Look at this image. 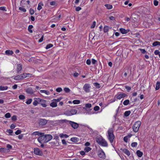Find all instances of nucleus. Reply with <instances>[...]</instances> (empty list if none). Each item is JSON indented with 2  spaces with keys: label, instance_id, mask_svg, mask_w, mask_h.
Masks as SVG:
<instances>
[{
  "label": "nucleus",
  "instance_id": "obj_36",
  "mask_svg": "<svg viewBox=\"0 0 160 160\" xmlns=\"http://www.w3.org/2000/svg\"><path fill=\"white\" fill-rule=\"evenodd\" d=\"M40 92L41 93H45L47 95H49L50 93L49 91L45 90H41Z\"/></svg>",
  "mask_w": 160,
  "mask_h": 160
},
{
  "label": "nucleus",
  "instance_id": "obj_2",
  "mask_svg": "<svg viewBox=\"0 0 160 160\" xmlns=\"http://www.w3.org/2000/svg\"><path fill=\"white\" fill-rule=\"evenodd\" d=\"M141 123L140 121H138L135 122L132 127L133 131L135 132H138L139 128L141 125Z\"/></svg>",
  "mask_w": 160,
  "mask_h": 160
},
{
  "label": "nucleus",
  "instance_id": "obj_12",
  "mask_svg": "<svg viewBox=\"0 0 160 160\" xmlns=\"http://www.w3.org/2000/svg\"><path fill=\"white\" fill-rule=\"evenodd\" d=\"M99 145L103 147H107L108 144L107 142L103 139L102 141L100 142L99 144Z\"/></svg>",
  "mask_w": 160,
  "mask_h": 160
},
{
  "label": "nucleus",
  "instance_id": "obj_15",
  "mask_svg": "<svg viewBox=\"0 0 160 160\" xmlns=\"http://www.w3.org/2000/svg\"><path fill=\"white\" fill-rule=\"evenodd\" d=\"M26 91L28 94H32L33 93V90L31 88H27Z\"/></svg>",
  "mask_w": 160,
  "mask_h": 160
},
{
  "label": "nucleus",
  "instance_id": "obj_22",
  "mask_svg": "<svg viewBox=\"0 0 160 160\" xmlns=\"http://www.w3.org/2000/svg\"><path fill=\"white\" fill-rule=\"evenodd\" d=\"M21 75H17L14 78V79L16 80H22V77H21Z\"/></svg>",
  "mask_w": 160,
  "mask_h": 160
},
{
  "label": "nucleus",
  "instance_id": "obj_53",
  "mask_svg": "<svg viewBox=\"0 0 160 160\" xmlns=\"http://www.w3.org/2000/svg\"><path fill=\"white\" fill-rule=\"evenodd\" d=\"M94 85L96 86V88H100V84L97 83V82H95L94 83Z\"/></svg>",
  "mask_w": 160,
  "mask_h": 160
},
{
  "label": "nucleus",
  "instance_id": "obj_46",
  "mask_svg": "<svg viewBox=\"0 0 160 160\" xmlns=\"http://www.w3.org/2000/svg\"><path fill=\"white\" fill-rule=\"evenodd\" d=\"M29 13L31 15H33L34 13V10L32 8H30L29 10Z\"/></svg>",
  "mask_w": 160,
  "mask_h": 160
},
{
  "label": "nucleus",
  "instance_id": "obj_16",
  "mask_svg": "<svg viewBox=\"0 0 160 160\" xmlns=\"http://www.w3.org/2000/svg\"><path fill=\"white\" fill-rule=\"evenodd\" d=\"M122 151L124 152L128 156H129L130 155V151L127 149L124 148L122 149H121Z\"/></svg>",
  "mask_w": 160,
  "mask_h": 160
},
{
  "label": "nucleus",
  "instance_id": "obj_54",
  "mask_svg": "<svg viewBox=\"0 0 160 160\" xmlns=\"http://www.w3.org/2000/svg\"><path fill=\"white\" fill-rule=\"evenodd\" d=\"M125 88L128 92H129L131 89V87L129 86H125Z\"/></svg>",
  "mask_w": 160,
  "mask_h": 160
},
{
  "label": "nucleus",
  "instance_id": "obj_11",
  "mask_svg": "<svg viewBox=\"0 0 160 160\" xmlns=\"http://www.w3.org/2000/svg\"><path fill=\"white\" fill-rule=\"evenodd\" d=\"M22 69V64H18L17 65V73L19 74L21 73V71Z\"/></svg>",
  "mask_w": 160,
  "mask_h": 160
},
{
  "label": "nucleus",
  "instance_id": "obj_23",
  "mask_svg": "<svg viewBox=\"0 0 160 160\" xmlns=\"http://www.w3.org/2000/svg\"><path fill=\"white\" fill-rule=\"evenodd\" d=\"M43 6V4L41 2H39L38 5L37 9L38 10H40L42 9V6Z\"/></svg>",
  "mask_w": 160,
  "mask_h": 160
},
{
  "label": "nucleus",
  "instance_id": "obj_57",
  "mask_svg": "<svg viewBox=\"0 0 160 160\" xmlns=\"http://www.w3.org/2000/svg\"><path fill=\"white\" fill-rule=\"evenodd\" d=\"M21 130H18L15 132V134L17 135H18L19 134H20L21 132Z\"/></svg>",
  "mask_w": 160,
  "mask_h": 160
},
{
  "label": "nucleus",
  "instance_id": "obj_51",
  "mask_svg": "<svg viewBox=\"0 0 160 160\" xmlns=\"http://www.w3.org/2000/svg\"><path fill=\"white\" fill-rule=\"evenodd\" d=\"M139 50L141 51L142 53L144 54L145 53H147L146 51L144 49L139 48Z\"/></svg>",
  "mask_w": 160,
  "mask_h": 160
},
{
  "label": "nucleus",
  "instance_id": "obj_25",
  "mask_svg": "<svg viewBox=\"0 0 160 160\" xmlns=\"http://www.w3.org/2000/svg\"><path fill=\"white\" fill-rule=\"evenodd\" d=\"M71 140L73 142H76L78 141V138L76 137H73L71 138Z\"/></svg>",
  "mask_w": 160,
  "mask_h": 160
},
{
  "label": "nucleus",
  "instance_id": "obj_37",
  "mask_svg": "<svg viewBox=\"0 0 160 160\" xmlns=\"http://www.w3.org/2000/svg\"><path fill=\"white\" fill-rule=\"evenodd\" d=\"M62 98L60 97L57 99H53L52 100V101H55L57 103V102L60 101Z\"/></svg>",
  "mask_w": 160,
  "mask_h": 160
},
{
  "label": "nucleus",
  "instance_id": "obj_30",
  "mask_svg": "<svg viewBox=\"0 0 160 160\" xmlns=\"http://www.w3.org/2000/svg\"><path fill=\"white\" fill-rule=\"evenodd\" d=\"M8 88V87L7 86H0V89L2 91L7 90Z\"/></svg>",
  "mask_w": 160,
  "mask_h": 160
},
{
  "label": "nucleus",
  "instance_id": "obj_32",
  "mask_svg": "<svg viewBox=\"0 0 160 160\" xmlns=\"http://www.w3.org/2000/svg\"><path fill=\"white\" fill-rule=\"evenodd\" d=\"M105 6L108 9H111L112 8V5L109 4H105Z\"/></svg>",
  "mask_w": 160,
  "mask_h": 160
},
{
  "label": "nucleus",
  "instance_id": "obj_39",
  "mask_svg": "<svg viewBox=\"0 0 160 160\" xmlns=\"http://www.w3.org/2000/svg\"><path fill=\"white\" fill-rule=\"evenodd\" d=\"M129 100L128 99H127L124 101L123 102V104L124 105H127L129 104Z\"/></svg>",
  "mask_w": 160,
  "mask_h": 160
},
{
  "label": "nucleus",
  "instance_id": "obj_44",
  "mask_svg": "<svg viewBox=\"0 0 160 160\" xmlns=\"http://www.w3.org/2000/svg\"><path fill=\"white\" fill-rule=\"evenodd\" d=\"M138 145V143L137 142H132L131 144V146L132 147H136Z\"/></svg>",
  "mask_w": 160,
  "mask_h": 160
},
{
  "label": "nucleus",
  "instance_id": "obj_1",
  "mask_svg": "<svg viewBox=\"0 0 160 160\" xmlns=\"http://www.w3.org/2000/svg\"><path fill=\"white\" fill-rule=\"evenodd\" d=\"M108 138L111 143L113 142L114 138V136L113 133V129L112 128H109L108 131Z\"/></svg>",
  "mask_w": 160,
  "mask_h": 160
},
{
  "label": "nucleus",
  "instance_id": "obj_38",
  "mask_svg": "<svg viewBox=\"0 0 160 160\" xmlns=\"http://www.w3.org/2000/svg\"><path fill=\"white\" fill-rule=\"evenodd\" d=\"M7 149L5 148H0V152H6Z\"/></svg>",
  "mask_w": 160,
  "mask_h": 160
},
{
  "label": "nucleus",
  "instance_id": "obj_64",
  "mask_svg": "<svg viewBox=\"0 0 160 160\" xmlns=\"http://www.w3.org/2000/svg\"><path fill=\"white\" fill-rule=\"evenodd\" d=\"M6 132L10 134H11L13 132V131L12 130L10 129L7 130Z\"/></svg>",
  "mask_w": 160,
  "mask_h": 160
},
{
  "label": "nucleus",
  "instance_id": "obj_7",
  "mask_svg": "<svg viewBox=\"0 0 160 160\" xmlns=\"http://www.w3.org/2000/svg\"><path fill=\"white\" fill-rule=\"evenodd\" d=\"M90 88V85L86 83L84 85L83 87V89L85 92H90L89 88Z\"/></svg>",
  "mask_w": 160,
  "mask_h": 160
},
{
  "label": "nucleus",
  "instance_id": "obj_24",
  "mask_svg": "<svg viewBox=\"0 0 160 160\" xmlns=\"http://www.w3.org/2000/svg\"><path fill=\"white\" fill-rule=\"evenodd\" d=\"M28 75H30V73H23L22 74H21L20 75H21L22 77V79H23L24 78H26Z\"/></svg>",
  "mask_w": 160,
  "mask_h": 160
},
{
  "label": "nucleus",
  "instance_id": "obj_26",
  "mask_svg": "<svg viewBox=\"0 0 160 160\" xmlns=\"http://www.w3.org/2000/svg\"><path fill=\"white\" fill-rule=\"evenodd\" d=\"M50 106L52 107H55L57 106V104L55 101H52V102L50 104Z\"/></svg>",
  "mask_w": 160,
  "mask_h": 160
},
{
  "label": "nucleus",
  "instance_id": "obj_3",
  "mask_svg": "<svg viewBox=\"0 0 160 160\" xmlns=\"http://www.w3.org/2000/svg\"><path fill=\"white\" fill-rule=\"evenodd\" d=\"M44 142L46 143L52 139V136L51 135L45 134L44 135Z\"/></svg>",
  "mask_w": 160,
  "mask_h": 160
},
{
  "label": "nucleus",
  "instance_id": "obj_41",
  "mask_svg": "<svg viewBox=\"0 0 160 160\" xmlns=\"http://www.w3.org/2000/svg\"><path fill=\"white\" fill-rule=\"evenodd\" d=\"M72 102L74 104H78L80 103V101L78 100H73Z\"/></svg>",
  "mask_w": 160,
  "mask_h": 160
},
{
  "label": "nucleus",
  "instance_id": "obj_8",
  "mask_svg": "<svg viewBox=\"0 0 160 160\" xmlns=\"http://www.w3.org/2000/svg\"><path fill=\"white\" fill-rule=\"evenodd\" d=\"M46 101L39 98V104H40L43 107H46L47 106L46 104Z\"/></svg>",
  "mask_w": 160,
  "mask_h": 160
},
{
  "label": "nucleus",
  "instance_id": "obj_27",
  "mask_svg": "<svg viewBox=\"0 0 160 160\" xmlns=\"http://www.w3.org/2000/svg\"><path fill=\"white\" fill-rule=\"evenodd\" d=\"M72 115L76 114L77 112V110L74 109H71L70 110Z\"/></svg>",
  "mask_w": 160,
  "mask_h": 160
},
{
  "label": "nucleus",
  "instance_id": "obj_49",
  "mask_svg": "<svg viewBox=\"0 0 160 160\" xmlns=\"http://www.w3.org/2000/svg\"><path fill=\"white\" fill-rule=\"evenodd\" d=\"M64 90L65 91V92L66 93L69 92L70 91V89L69 88H64Z\"/></svg>",
  "mask_w": 160,
  "mask_h": 160
},
{
  "label": "nucleus",
  "instance_id": "obj_29",
  "mask_svg": "<svg viewBox=\"0 0 160 160\" xmlns=\"http://www.w3.org/2000/svg\"><path fill=\"white\" fill-rule=\"evenodd\" d=\"M160 88V82L159 81L157 82L156 84V90H158Z\"/></svg>",
  "mask_w": 160,
  "mask_h": 160
},
{
  "label": "nucleus",
  "instance_id": "obj_9",
  "mask_svg": "<svg viewBox=\"0 0 160 160\" xmlns=\"http://www.w3.org/2000/svg\"><path fill=\"white\" fill-rule=\"evenodd\" d=\"M98 155L99 158H103L105 157V154L102 150H100L98 152Z\"/></svg>",
  "mask_w": 160,
  "mask_h": 160
},
{
  "label": "nucleus",
  "instance_id": "obj_50",
  "mask_svg": "<svg viewBox=\"0 0 160 160\" xmlns=\"http://www.w3.org/2000/svg\"><path fill=\"white\" fill-rule=\"evenodd\" d=\"M12 120L13 121H15L17 120V117L16 115H13L12 117Z\"/></svg>",
  "mask_w": 160,
  "mask_h": 160
},
{
  "label": "nucleus",
  "instance_id": "obj_21",
  "mask_svg": "<svg viewBox=\"0 0 160 160\" xmlns=\"http://www.w3.org/2000/svg\"><path fill=\"white\" fill-rule=\"evenodd\" d=\"M136 154L139 157H141L143 155V152L139 150H138L136 152Z\"/></svg>",
  "mask_w": 160,
  "mask_h": 160
},
{
  "label": "nucleus",
  "instance_id": "obj_61",
  "mask_svg": "<svg viewBox=\"0 0 160 160\" xmlns=\"http://www.w3.org/2000/svg\"><path fill=\"white\" fill-rule=\"evenodd\" d=\"M19 9L21 11H23V12H25L26 11V9L24 8H22V7H19Z\"/></svg>",
  "mask_w": 160,
  "mask_h": 160
},
{
  "label": "nucleus",
  "instance_id": "obj_33",
  "mask_svg": "<svg viewBox=\"0 0 160 160\" xmlns=\"http://www.w3.org/2000/svg\"><path fill=\"white\" fill-rule=\"evenodd\" d=\"M64 114L65 115H66L68 116H72V114L71 113V112L70 111H65L64 113Z\"/></svg>",
  "mask_w": 160,
  "mask_h": 160
},
{
  "label": "nucleus",
  "instance_id": "obj_4",
  "mask_svg": "<svg viewBox=\"0 0 160 160\" xmlns=\"http://www.w3.org/2000/svg\"><path fill=\"white\" fill-rule=\"evenodd\" d=\"M34 153L37 155L39 156H42L43 155L42 151L38 148H35L34 149Z\"/></svg>",
  "mask_w": 160,
  "mask_h": 160
},
{
  "label": "nucleus",
  "instance_id": "obj_5",
  "mask_svg": "<svg viewBox=\"0 0 160 160\" xmlns=\"http://www.w3.org/2000/svg\"><path fill=\"white\" fill-rule=\"evenodd\" d=\"M69 123L72 127L74 129L77 128L78 127L79 125L76 122L72 121H69Z\"/></svg>",
  "mask_w": 160,
  "mask_h": 160
},
{
  "label": "nucleus",
  "instance_id": "obj_18",
  "mask_svg": "<svg viewBox=\"0 0 160 160\" xmlns=\"http://www.w3.org/2000/svg\"><path fill=\"white\" fill-rule=\"evenodd\" d=\"M36 100H34V101L33 102V104L34 106H36L39 103V98H36Z\"/></svg>",
  "mask_w": 160,
  "mask_h": 160
},
{
  "label": "nucleus",
  "instance_id": "obj_20",
  "mask_svg": "<svg viewBox=\"0 0 160 160\" xmlns=\"http://www.w3.org/2000/svg\"><path fill=\"white\" fill-rule=\"evenodd\" d=\"M44 133L42 132H40L38 131H36L32 133V134L33 135H38L40 136V135H42L43 134H44Z\"/></svg>",
  "mask_w": 160,
  "mask_h": 160
},
{
  "label": "nucleus",
  "instance_id": "obj_28",
  "mask_svg": "<svg viewBox=\"0 0 160 160\" xmlns=\"http://www.w3.org/2000/svg\"><path fill=\"white\" fill-rule=\"evenodd\" d=\"M59 136L61 138H67L69 137V136L67 134H63V133L60 134Z\"/></svg>",
  "mask_w": 160,
  "mask_h": 160
},
{
  "label": "nucleus",
  "instance_id": "obj_34",
  "mask_svg": "<svg viewBox=\"0 0 160 160\" xmlns=\"http://www.w3.org/2000/svg\"><path fill=\"white\" fill-rule=\"evenodd\" d=\"M33 28V26L32 25H29L28 27V31L30 33L32 32V31L31 29Z\"/></svg>",
  "mask_w": 160,
  "mask_h": 160
},
{
  "label": "nucleus",
  "instance_id": "obj_10",
  "mask_svg": "<svg viewBox=\"0 0 160 160\" xmlns=\"http://www.w3.org/2000/svg\"><path fill=\"white\" fill-rule=\"evenodd\" d=\"M127 96H128V95L127 94H126L124 93H122L121 94H119L118 95H117V98L118 99H120L122 98H124Z\"/></svg>",
  "mask_w": 160,
  "mask_h": 160
},
{
  "label": "nucleus",
  "instance_id": "obj_17",
  "mask_svg": "<svg viewBox=\"0 0 160 160\" xmlns=\"http://www.w3.org/2000/svg\"><path fill=\"white\" fill-rule=\"evenodd\" d=\"M96 140L98 143L99 144L102 141L103 138L102 137L98 136L96 138Z\"/></svg>",
  "mask_w": 160,
  "mask_h": 160
},
{
  "label": "nucleus",
  "instance_id": "obj_63",
  "mask_svg": "<svg viewBox=\"0 0 160 160\" xmlns=\"http://www.w3.org/2000/svg\"><path fill=\"white\" fill-rule=\"evenodd\" d=\"M86 63L88 65H90L91 63V61L89 59H88L86 61Z\"/></svg>",
  "mask_w": 160,
  "mask_h": 160
},
{
  "label": "nucleus",
  "instance_id": "obj_60",
  "mask_svg": "<svg viewBox=\"0 0 160 160\" xmlns=\"http://www.w3.org/2000/svg\"><path fill=\"white\" fill-rule=\"evenodd\" d=\"M95 25H96V22L95 21L93 22L92 24L91 27V28H94L95 26Z\"/></svg>",
  "mask_w": 160,
  "mask_h": 160
},
{
  "label": "nucleus",
  "instance_id": "obj_59",
  "mask_svg": "<svg viewBox=\"0 0 160 160\" xmlns=\"http://www.w3.org/2000/svg\"><path fill=\"white\" fill-rule=\"evenodd\" d=\"M154 4L155 6H157L158 4V2L157 0H154L153 1Z\"/></svg>",
  "mask_w": 160,
  "mask_h": 160
},
{
  "label": "nucleus",
  "instance_id": "obj_55",
  "mask_svg": "<svg viewBox=\"0 0 160 160\" xmlns=\"http://www.w3.org/2000/svg\"><path fill=\"white\" fill-rule=\"evenodd\" d=\"M62 91V89L61 88H58L56 89V91L58 92H60Z\"/></svg>",
  "mask_w": 160,
  "mask_h": 160
},
{
  "label": "nucleus",
  "instance_id": "obj_42",
  "mask_svg": "<svg viewBox=\"0 0 160 160\" xmlns=\"http://www.w3.org/2000/svg\"><path fill=\"white\" fill-rule=\"evenodd\" d=\"M53 46V44H48L46 47V49H48L52 47Z\"/></svg>",
  "mask_w": 160,
  "mask_h": 160
},
{
  "label": "nucleus",
  "instance_id": "obj_62",
  "mask_svg": "<svg viewBox=\"0 0 160 160\" xmlns=\"http://www.w3.org/2000/svg\"><path fill=\"white\" fill-rule=\"evenodd\" d=\"M6 147L8 149H11L12 148V146L9 144H7Z\"/></svg>",
  "mask_w": 160,
  "mask_h": 160
},
{
  "label": "nucleus",
  "instance_id": "obj_48",
  "mask_svg": "<svg viewBox=\"0 0 160 160\" xmlns=\"http://www.w3.org/2000/svg\"><path fill=\"white\" fill-rule=\"evenodd\" d=\"M19 99L21 100H24L25 99V97L24 95H21L19 96Z\"/></svg>",
  "mask_w": 160,
  "mask_h": 160
},
{
  "label": "nucleus",
  "instance_id": "obj_35",
  "mask_svg": "<svg viewBox=\"0 0 160 160\" xmlns=\"http://www.w3.org/2000/svg\"><path fill=\"white\" fill-rule=\"evenodd\" d=\"M91 150V148L89 147H86L84 149V151L86 152H88Z\"/></svg>",
  "mask_w": 160,
  "mask_h": 160
},
{
  "label": "nucleus",
  "instance_id": "obj_19",
  "mask_svg": "<svg viewBox=\"0 0 160 160\" xmlns=\"http://www.w3.org/2000/svg\"><path fill=\"white\" fill-rule=\"evenodd\" d=\"M5 53L8 55H11L13 53V52L12 50H7L5 51Z\"/></svg>",
  "mask_w": 160,
  "mask_h": 160
},
{
  "label": "nucleus",
  "instance_id": "obj_6",
  "mask_svg": "<svg viewBox=\"0 0 160 160\" xmlns=\"http://www.w3.org/2000/svg\"><path fill=\"white\" fill-rule=\"evenodd\" d=\"M47 123V120L44 119L40 118L38 124L39 125H44Z\"/></svg>",
  "mask_w": 160,
  "mask_h": 160
},
{
  "label": "nucleus",
  "instance_id": "obj_58",
  "mask_svg": "<svg viewBox=\"0 0 160 160\" xmlns=\"http://www.w3.org/2000/svg\"><path fill=\"white\" fill-rule=\"evenodd\" d=\"M0 10L5 11H7L5 7L3 6L0 7Z\"/></svg>",
  "mask_w": 160,
  "mask_h": 160
},
{
  "label": "nucleus",
  "instance_id": "obj_45",
  "mask_svg": "<svg viewBox=\"0 0 160 160\" xmlns=\"http://www.w3.org/2000/svg\"><path fill=\"white\" fill-rule=\"evenodd\" d=\"M10 113L8 112L6 113L5 115V117L6 118H9L11 117Z\"/></svg>",
  "mask_w": 160,
  "mask_h": 160
},
{
  "label": "nucleus",
  "instance_id": "obj_47",
  "mask_svg": "<svg viewBox=\"0 0 160 160\" xmlns=\"http://www.w3.org/2000/svg\"><path fill=\"white\" fill-rule=\"evenodd\" d=\"M32 101V99L31 98H30L26 102V103L27 104H30Z\"/></svg>",
  "mask_w": 160,
  "mask_h": 160
},
{
  "label": "nucleus",
  "instance_id": "obj_56",
  "mask_svg": "<svg viewBox=\"0 0 160 160\" xmlns=\"http://www.w3.org/2000/svg\"><path fill=\"white\" fill-rule=\"evenodd\" d=\"M92 107V105L90 103H87L85 105V107L87 108H90Z\"/></svg>",
  "mask_w": 160,
  "mask_h": 160
},
{
  "label": "nucleus",
  "instance_id": "obj_40",
  "mask_svg": "<svg viewBox=\"0 0 160 160\" xmlns=\"http://www.w3.org/2000/svg\"><path fill=\"white\" fill-rule=\"evenodd\" d=\"M109 30V27L108 26H105L103 28V31L105 32H107Z\"/></svg>",
  "mask_w": 160,
  "mask_h": 160
},
{
  "label": "nucleus",
  "instance_id": "obj_52",
  "mask_svg": "<svg viewBox=\"0 0 160 160\" xmlns=\"http://www.w3.org/2000/svg\"><path fill=\"white\" fill-rule=\"evenodd\" d=\"M99 109L100 108L99 106H96L93 109L95 111H98Z\"/></svg>",
  "mask_w": 160,
  "mask_h": 160
},
{
  "label": "nucleus",
  "instance_id": "obj_14",
  "mask_svg": "<svg viewBox=\"0 0 160 160\" xmlns=\"http://www.w3.org/2000/svg\"><path fill=\"white\" fill-rule=\"evenodd\" d=\"M119 30L120 32L123 34H126L129 31V29L126 30L123 28H120Z\"/></svg>",
  "mask_w": 160,
  "mask_h": 160
},
{
  "label": "nucleus",
  "instance_id": "obj_13",
  "mask_svg": "<svg viewBox=\"0 0 160 160\" xmlns=\"http://www.w3.org/2000/svg\"><path fill=\"white\" fill-rule=\"evenodd\" d=\"M44 134L42 135H40V137L38 138V140L39 143H42V141L43 140L44 141Z\"/></svg>",
  "mask_w": 160,
  "mask_h": 160
},
{
  "label": "nucleus",
  "instance_id": "obj_31",
  "mask_svg": "<svg viewBox=\"0 0 160 160\" xmlns=\"http://www.w3.org/2000/svg\"><path fill=\"white\" fill-rule=\"evenodd\" d=\"M131 111H127L126 112L124 113V116L126 117H127L131 113Z\"/></svg>",
  "mask_w": 160,
  "mask_h": 160
},
{
  "label": "nucleus",
  "instance_id": "obj_43",
  "mask_svg": "<svg viewBox=\"0 0 160 160\" xmlns=\"http://www.w3.org/2000/svg\"><path fill=\"white\" fill-rule=\"evenodd\" d=\"M50 4L51 6H56L57 3L55 1H52L50 2Z\"/></svg>",
  "mask_w": 160,
  "mask_h": 160
}]
</instances>
